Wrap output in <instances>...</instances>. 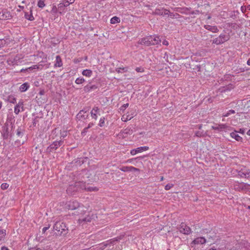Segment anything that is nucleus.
Returning <instances> with one entry per match:
<instances>
[{"label":"nucleus","mask_w":250,"mask_h":250,"mask_svg":"<svg viewBox=\"0 0 250 250\" xmlns=\"http://www.w3.org/2000/svg\"><path fill=\"white\" fill-rule=\"evenodd\" d=\"M73 188H75L74 191H78L80 189H85L89 191H96L98 190V188L96 187L89 186L86 187L84 183L79 182L75 183V186L73 185L70 186L67 189V193L71 194L72 190Z\"/></svg>","instance_id":"nucleus-1"},{"label":"nucleus","mask_w":250,"mask_h":250,"mask_svg":"<svg viewBox=\"0 0 250 250\" xmlns=\"http://www.w3.org/2000/svg\"><path fill=\"white\" fill-rule=\"evenodd\" d=\"M161 42L159 37L156 36H149L146 37L141 40L140 43L149 46L158 44Z\"/></svg>","instance_id":"nucleus-2"},{"label":"nucleus","mask_w":250,"mask_h":250,"mask_svg":"<svg viewBox=\"0 0 250 250\" xmlns=\"http://www.w3.org/2000/svg\"><path fill=\"white\" fill-rule=\"evenodd\" d=\"M53 229L55 230L58 231L59 234H65L67 232V229L65 224L61 221L57 222L54 224Z\"/></svg>","instance_id":"nucleus-3"},{"label":"nucleus","mask_w":250,"mask_h":250,"mask_svg":"<svg viewBox=\"0 0 250 250\" xmlns=\"http://www.w3.org/2000/svg\"><path fill=\"white\" fill-rule=\"evenodd\" d=\"M228 40L229 38L227 36L224 34H221L219 37L215 38L213 40L212 42L218 45L224 43L225 42L228 41Z\"/></svg>","instance_id":"nucleus-4"},{"label":"nucleus","mask_w":250,"mask_h":250,"mask_svg":"<svg viewBox=\"0 0 250 250\" xmlns=\"http://www.w3.org/2000/svg\"><path fill=\"white\" fill-rule=\"evenodd\" d=\"M43 62H40V64H36L33 65V66L27 68V70H32V69H41L42 70L43 68L45 69L48 68L50 63H43Z\"/></svg>","instance_id":"nucleus-5"},{"label":"nucleus","mask_w":250,"mask_h":250,"mask_svg":"<svg viewBox=\"0 0 250 250\" xmlns=\"http://www.w3.org/2000/svg\"><path fill=\"white\" fill-rule=\"evenodd\" d=\"M79 207V203L76 201H70L66 204L65 208L68 209L74 210Z\"/></svg>","instance_id":"nucleus-6"},{"label":"nucleus","mask_w":250,"mask_h":250,"mask_svg":"<svg viewBox=\"0 0 250 250\" xmlns=\"http://www.w3.org/2000/svg\"><path fill=\"white\" fill-rule=\"evenodd\" d=\"M179 231L184 234H189L191 230L190 228L184 223H182L179 227Z\"/></svg>","instance_id":"nucleus-7"},{"label":"nucleus","mask_w":250,"mask_h":250,"mask_svg":"<svg viewBox=\"0 0 250 250\" xmlns=\"http://www.w3.org/2000/svg\"><path fill=\"white\" fill-rule=\"evenodd\" d=\"M134 116V111L133 110H131L129 111H128L126 113L123 115L121 119L122 121L125 122L130 120L132 118H133Z\"/></svg>","instance_id":"nucleus-8"},{"label":"nucleus","mask_w":250,"mask_h":250,"mask_svg":"<svg viewBox=\"0 0 250 250\" xmlns=\"http://www.w3.org/2000/svg\"><path fill=\"white\" fill-rule=\"evenodd\" d=\"M149 149V147L147 146H141L137 147L136 149H133L130 150V154L131 155H135L137 153H141L143 151L147 150Z\"/></svg>","instance_id":"nucleus-9"},{"label":"nucleus","mask_w":250,"mask_h":250,"mask_svg":"<svg viewBox=\"0 0 250 250\" xmlns=\"http://www.w3.org/2000/svg\"><path fill=\"white\" fill-rule=\"evenodd\" d=\"M154 13L159 15H168L169 16V12L168 10L164 8H157L155 9ZM172 17V15H170Z\"/></svg>","instance_id":"nucleus-10"},{"label":"nucleus","mask_w":250,"mask_h":250,"mask_svg":"<svg viewBox=\"0 0 250 250\" xmlns=\"http://www.w3.org/2000/svg\"><path fill=\"white\" fill-rule=\"evenodd\" d=\"M7 101L9 103V104H7V106L9 108L10 107V105L12 104H14L13 109L14 110V112H16V104H15V103L16 101V98L14 95H10L7 97Z\"/></svg>","instance_id":"nucleus-11"},{"label":"nucleus","mask_w":250,"mask_h":250,"mask_svg":"<svg viewBox=\"0 0 250 250\" xmlns=\"http://www.w3.org/2000/svg\"><path fill=\"white\" fill-rule=\"evenodd\" d=\"M91 117L96 120L98 118V115H100V109L97 106H94L90 112Z\"/></svg>","instance_id":"nucleus-12"},{"label":"nucleus","mask_w":250,"mask_h":250,"mask_svg":"<svg viewBox=\"0 0 250 250\" xmlns=\"http://www.w3.org/2000/svg\"><path fill=\"white\" fill-rule=\"evenodd\" d=\"M11 17V14L7 10H2L0 11V20H6L9 19Z\"/></svg>","instance_id":"nucleus-13"},{"label":"nucleus","mask_w":250,"mask_h":250,"mask_svg":"<svg viewBox=\"0 0 250 250\" xmlns=\"http://www.w3.org/2000/svg\"><path fill=\"white\" fill-rule=\"evenodd\" d=\"M120 170L122 171H124V172H128V171H133V172H135V171H139V169L136 168V167H132V166H125V167H121L120 168Z\"/></svg>","instance_id":"nucleus-14"},{"label":"nucleus","mask_w":250,"mask_h":250,"mask_svg":"<svg viewBox=\"0 0 250 250\" xmlns=\"http://www.w3.org/2000/svg\"><path fill=\"white\" fill-rule=\"evenodd\" d=\"M238 132L236 130L231 132L230 133V136L231 138L234 139L236 141L240 142H243V138L240 136H239L238 134Z\"/></svg>","instance_id":"nucleus-15"},{"label":"nucleus","mask_w":250,"mask_h":250,"mask_svg":"<svg viewBox=\"0 0 250 250\" xmlns=\"http://www.w3.org/2000/svg\"><path fill=\"white\" fill-rule=\"evenodd\" d=\"M63 141H55L50 146V148L51 149L55 150L60 147L62 144Z\"/></svg>","instance_id":"nucleus-16"},{"label":"nucleus","mask_w":250,"mask_h":250,"mask_svg":"<svg viewBox=\"0 0 250 250\" xmlns=\"http://www.w3.org/2000/svg\"><path fill=\"white\" fill-rule=\"evenodd\" d=\"M206 240L205 239V238L204 237H201L197 238L195 239H194L192 241V243L194 244H203L206 243Z\"/></svg>","instance_id":"nucleus-17"},{"label":"nucleus","mask_w":250,"mask_h":250,"mask_svg":"<svg viewBox=\"0 0 250 250\" xmlns=\"http://www.w3.org/2000/svg\"><path fill=\"white\" fill-rule=\"evenodd\" d=\"M205 28L209 30L210 31L213 32V33H217L218 32V29L217 27L216 26H211L210 25H205Z\"/></svg>","instance_id":"nucleus-18"},{"label":"nucleus","mask_w":250,"mask_h":250,"mask_svg":"<svg viewBox=\"0 0 250 250\" xmlns=\"http://www.w3.org/2000/svg\"><path fill=\"white\" fill-rule=\"evenodd\" d=\"M6 234V231L5 229H0V244L4 241Z\"/></svg>","instance_id":"nucleus-19"},{"label":"nucleus","mask_w":250,"mask_h":250,"mask_svg":"<svg viewBox=\"0 0 250 250\" xmlns=\"http://www.w3.org/2000/svg\"><path fill=\"white\" fill-rule=\"evenodd\" d=\"M62 65V59L59 56H57L56 57V60L54 64L55 67H60Z\"/></svg>","instance_id":"nucleus-20"},{"label":"nucleus","mask_w":250,"mask_h":250,"mask_svg":"<svg viewBox=\"0 0 250 250\" xmlns=\"http://www.w3.org/2000/svg\"><path fill=\"white\" fill-rule=\"evenodd\" d=\"M82 74L83 76L89 78L92 75V71L90 69H85L82 71Z\"/></svg>","instance_id":"nucleus-21"},{"label":"nucleus","mask_w":250,"mask_h":250,"mask_svg":"<svg viewBox=\"0 0 250 250\" xmlns=\"http://www.w3.org/2000/svg\"><path fill=\"white\" fill-rule=\"evenodd\" d=\"M29 87V85L28 84V83H24L23 84H21L20 87V90L21 92H25V91H26L28 88Z\"/></svg>","instance_id":"nucleus-22"},{"label":"nucleus","mask_w":250,"mask_h":250,"mask_svg":"<svg viewBox=\"0 0 250 250\" xmlns=\"http://www.w3.org/2000/svg\"><path fill=\"white\" fill-rule=\"evenodd\" d=\"M58 11L60 14H62L64 13L65 11H64V8L66 7L65 5L62 2H60L58 5Z\"/></svg>","instance_id":"nucleus-23"},{"label":"nucleus","mask_w":250,"mask_h":250,"mask_svg":"<svg viewBox=\"0 0 250 250\" xmlns=\"http://www.w3.org/2000/svg\"><path fill=\"white\" fill-rule=\"evenodd\" d=\"M120 22V19L119 18L115 16L110 19V23L112 24H115L119 23Z\"/></svg>","instance_id":"nucleus-24"},{"label":"nucleus","mask_w":250,"mask_h":250,"mask_svg":"<svg viewBox=\"0 0 250 250\" xmlns=\"http://www.w3.org/2000/svg\"><path fill=\"white\" fill-rule=\"evenodd\" d=\"M24 17L26 19L30 21H33L34 19V17L31 12L30 13H25Z\"/></svg>","instance_id":"nucleus-25"},{"label":"nucleus","mask_w":250,"mask_h":250,"mask_svg":"<svg viewBox=\"0 0 250 250\" xmlns=\"http://www.w3.org/2000/svg\"><path fill=\"white\" fill-rule=\"evenodd\" d=\"M75 0H63L62 2L65 5V7H67L70 4L74 3Z\"/></svg>","instance_id":"nucleus-26"},{"label":"nucleus","mask_w":250,"mask_h":250,"mask_svg":"<svg viewBox=\"0 0 250 250\" xmlns=\"http://www.w3.org/2000/svg\"><path fill=\"white\" fill-rule=\"evenodd\" d=\"M132 129H131V128L130 127H127V128L125 129L123 131L122 133L123 134H132Z\"/></svg>","instance_id":"nucleus-27"},{"label":"nucleus","mask_w":250,"mask_h":250,"mask_svg":"<svg viewBox=\"0 0 250 250\" xmlns=\"http://www.w3.org/2000/svg\"><path fill=\"white\" fill-rule=\"evenodd\" d=\"M84 81H85V80L84 78H82V77H79L76 79L75 82L77 84H82Z\"/></svg>","instance_id":"nucleus-28"},{"label":"nucleus","mask_w":250,"mask_h":250,"mask_svg":"<svg viewBox=\"0 0 250 250\" xmlns=\"http://www.w3.org/2000/svg\"><path fill=\"white\" fill-rule=\"evenodd\" d=\"M10 113H11V112H9V114L8 115V122L10 123L11 124V127H12V128H13V125H14V124H13V121L14 123L15 120H14V118L12 119V118H11L12 115H11L10 114Z\"/></svg>","instance_id":"nucleus-29"},{"label":"nucleus","mask_w":250,"mask_h":250,"mask_svg":"<svg viewBox=\"0 0 250 250\" xmlns=\"http://www.w3.org/2000/svg\"><path fill=\"white\" fill-rule=\"evenodd\" d=\"M240 175L242 177L250 179V171H247L244 172H242V174Z\"/></svg>","instance_id":"nucleus-30"},{"label":"nucleus","mask_w":250,"mask_h":250,"mask_svg":"<svg viewBox=\"0 0 250 250\" xmlns=\"http://www.w3.org/2000/svg\"><path fill=\"white\" fill-rule=\"evenodd\" d=\"M128 106H129V104H128V103L123 104L120 108V111H122L123 112H124V111L125 110V109L127 107H128Z\"/></svg>","instance_id":"nucleus-31"},{"label":"nucleus","mask_w":250,"mask_h":250,"mask_svg":"<svg viewBox=\"0 0 250 250\" xmlns=\"http://www.w3.org/2000/svg\"><path fill=\"white\" fill-rule=\"evenodd\" d=\"M235 113V111L234 110L231 109L228 111L227 112L224 114V117H228L230 114H232Z\"/></svg>","instance_id":"nucleus-32"},{"label":"nucleus","mask_w":250,"mask_h":250,"mask_svg":"<svg viewBox=\"0 0 250 250\" xmlns=\"http://www.w3.org/2000/svg\"><path fill=\"white\" fill-rule=\"evenodd\" d=\"M104 120H105V119L104 117H101L100 119L99 123V125L100 126L102 127L104 126Z\"/></svg>","instance_id":"nucleus-33"},{"label":"nucleus","mask_w":250,"mask_h":250,"mask_svg":"<svg viewBox=\"0 0 250 250\" xmlns=\"http://www.w3.org/2000/svg\"><path fill=\"white\" fill-rule=\"evenodd\" d=\"M84 113L83 110H81L77 115V118L79 120L82 119L83 118L85 119L86 117H82L83 113Z\"/></svg>","instance_id":"nucleus-34"},{"label":"nucleus","mask_w":250,"mask_h":250,"mask_svg":"<svg viewBox=\"0 0 250 250\" xmlns=\"http://www.w3.org/2000/svg\"><path fill=\"white\" fill-rule=\"evenodd\" d=\"M38 6L40 8H43L45 6L44 2L42 0H40L38 2Z\"/></svg>","instance_id":"nucleus-35"},{"label":"nucleus","mask_w":250,"mask_h":250,"mask_svg":"<svg viewBox=\"0 0 250 250\" xmlns=\"http://www.w3.org/2000/svg\"><path fill=\"white\" fill-rule=\"evenodd\" d=\"M9 187V185L7 183H4L1 185V188L3 190L6 189Z\"/></svg>","instance_id":"nucleus-36"},{"label":"nucleus","mask_w":250,"mask_h":250,"mask_svg":"<svg viewBox=\"0 0 250 250\" xmlns=\"http://www.w3.org/2000/svg\"><path fill=\"white\" fill-rule=\"evenodd\" d=\"M58 8L57 9L56 5H54L52 7L51 12L54 14H56L58 12Z\"/></svg>","instance_id":"nucleus-37"},{"label":"nucleus","mask_w":250,"mask_h":250,"mask_svg":"<svg viewBox=\"0 0 250 250\" xmlns=\"http://www.w3.org/2000/svg\"><path fill=\"white\" fill-rule=\"evenodd\" d=\"M135 70L137 72H141V73H142V72H144V69L143 67H136V69H135Z\"/></svg>","instance_id":"nucleus-38"},{"label":"nucleus","mask_w":250,"mask_h":250,"mask_svg":"<svg viewBox=\"0 0 250 250\" xmlns=\"http://www.w3.org/2000/svg\"><path fill=\"white\" fill-rule=\"evenodd\" d=\"M173 184H167L165 187V189L167 190H169L172 187H173Z\"/></svg>","instance_id":"nucleus-39"},{"label":"nucleus","mask_w":250,"mask_h":250,"mask_svg":"<svg viewBox=\"0 0 250 250\" xmlns=\"http://www.w3.org/2000/svg\"><path fill=\"white\" fill-rule=\"evenodd\" d=\"M219 126L220 131H221L223 129H226V127H227L226 125H223V124L219 125Z\"/></svg>","instance_id":"nucleus-40"},{"label":"nucleus","mask_w":250,"mask_h":250,"mask_svg":"<svg viewBox=\"0 0 250 250\" xmlns=\"http://www.w3.org/2000/svg\"><path fill=\"white\" fill-rule=\"evenodd\" d=\"M5 43V41L3 40H0V48L2 47Z\"/></svg>","instance_id":"nucleus-41"},{"label":"nucleus","mask_w":250,"mask_h":250,"mask_svg":"<svg viewBox=\"0 0 250 250\" xmlns=\"http://www.w3.org/2000/svg\"><path fill=\"white\" fill-rule=\"evenodd\" d=\"M67 132L66 131H63L61 133V137H62L63 138L65 137L66 136H67Z\"/></svg>","instance_id":"nucleus-42"},{"label":"nucleus","mask_w":250,"mask_h":250,"mask_svg":"<svg viewBox=\"0 0 250 250\" xmlns=\"http://www.w3.org/2000/svg\"><path fill=\"white\" fill-rule=\"evenodd\" d=\"M212 128L214 130H217L218 131H220L219 125L212 126Z\"/></svg>","instance_id":"nucleus-43"},{"label":"nucleus","mask_w":250,"mask_h":250,"mask_svg":"<svg viewBox=\"0 0 250 250\" xmlns=\"http://www.w3.org/2000/svg\"><path fill=\"white\" fill-rule=\"evenodd\" d=\"M238 133H240L242 134H244L245 132V129L243 128H240L238 131H237Z\"/></svg>","instance_id":"nucleus-44"},{"label":"nucleus","mask_w":250,"mask_h":250,"mask_svg":"<svg viewBox=\"0 0 250 250\" xmlns=\"http://www.w3.org/2000/svg\"><path fill=\"white\" fill-rule=\"evenodd\" d=\"M93 125H94V124H93V123H89V124H88V126H87V127H85V128L84 129V131H86V130H87L88 128H90V127H92V126H93Z\"/></svg>","instance_id":"nucleus-45"},{"label":"nucleus","mask_w":250,"mask_h":250,"mask_svg":"<svg viewBox=\"0 0 250 250\" xmlns=\"http://www.w3.org/2000/svg\"><path fill=\"white\" fill-rule=\"evenodd\" d=\"M241 11L243 13H245L246 11V10H247L246 6H241Z\"/></svg>","instance_id":"nucleus-46"},{"label":"nucleus","mask_w":250,"mask_h":250,"mask_svg":"<svg viewBox=\"0 0 250 250\" xmlns=\"http://www.w3.org/2000/svg\"><path fill=\"white\" fill-rule=\"evenodd\" d=\"M163 45L167 46L168 45V42L167 40H164L162 42Z\"/></svg>","instance_id":"nucleus-47"},{"label":"nucleus","mask_w":250,"mask_h":250,"mask_svg":"<svg viewBox=\"0 0 250 250\" xmlns=\"http://www.w3.org/2000/svg\"><path fill=\"white\" fill-rule=\"evenodd\" d=\"M24 140H22V141H18L17 140V145H21V144H23V143H24Z\"/></svg>","instance_id":"nucleus-48"},{"label":"nucleus","mask_w":250,"mask_h":250,"mask_svg":"<svg viewBox=\"0 0 250 250\" xmlns=\"http://www.w3.org/2000/svg\"><path fill=\"white\" fill-rule=\"evenodd\" d=\"M49 227H44L42 229V232H45L48 229H49Z\"/></svg>","instance_id":"nucleus-49"},{"label":"nucleus","mask_w":250,"mask_h":250,"mask_svg":"<svg viewBox=\"0 0 250 250\" xmlns=\"http://www.w3.org/2000/svg\"><path fill=\"white\" fill-rule=\"evenodd\" d=\"M29 250H42L40 248H31L29 249Z\"/></svg>","instance_id":"nucleus-50"},{"label":"nucleus","mask_w":250,"mask_h":250,"mask_svg":"<svg viewBox=\"0 0 250 250\" xmlns=\"http://www.w3.org/2000/svg\"><path fill=\"white\" fill-rule=\"evenodd\" d=\"M1 250H9L6 247H2Z\"/></svg>","instance_id":"nucleus-51"},{"label":"nucleus","mask_w":250,"mask_h":250,"mask_svg":"<svg viewBox=\"0 0 250 250\" xmlns=\"http://www.w3.org/2000/svg\"><path fill=\"white\" fill-rule=\"evenodd\" d=\"M246 9L247 10H250V5L246 6Z\"/></svg>","instance_id":"nucleus-52"},{"label":"nucleus","mask_w":250,"mask_h":250,"mask_svg":"<svg viewBox=\"0 0 250 250\" xmlns=\"http://www.w3.org/2000/svg\"><path fill=\"white\" fill-rule=\"evenodd\" d=\"M21 134V132L20 131L17 132V136L18 135L19 136H20V135Z\"/></svg>","instance_id":"nucleus-53"},{"label":"nucleus","mask_w":250,"mask_h":250,"mask_svg":"<svg viewBox=\"0 0 250 250\" xmlns=\"http://www.w3.org/2000/svg\"><path fill=\"white\" fill-rule=\"evenodd\" d=\"M247 64L248 65H250V59H249L248 61H247Z\"/></svg>","instance_id":"nucleus-54"},{"label":"nucleus","mask_w":250,"mask_h":250,"mask_svg":"<svg viewBox=\"0 0 250 250\" xmlns=\"http://www.w3.org/2000/svg\"><path fill=\"white\" fill-rule=\"evenodd\" d=\"M247 135H248L250 136V129H249V130L247 131Z\"/></svg>","instance_id":"nucleus-55"},{"label":"nucleus","mask_w":250,"mask_h":250,"mask_svg":"<svg viewBox=\"0 0 250 250\" xmlns=\"http://www.w3.org/2000/svg\"><path fill=\"white\" fill-rule=\"evenodd\" d=\"M18 106L17 105V114H18V113L19 112H20V109H18Z\"/></svg>","instance_id":"nucleus-56"},{"label":"nucleus","mask_w":250,"mask_h":250,"mask_svg":"<svg viewBox=\"0 0 250 250\" xmlns=\"http://www.w3.org/2000/svg\"><path fill=\"white\" fill-rule=\"evenodd\" d=\"M164 180V177L163 176L161 177V178H160V181H162Z\"/></svg>","instance_id":"nucleus-57"},{"label":"nucleus","mask_w":250,"mask_h":250,"mask_svg":"<svg viewBox=\"0 0 250 250\" xmlns=\"http://www.w3.org/2000/svg\"><path fill=\"white\" fill-rule=\"evenodd\" d=\"M119 69H122L123 70H124L125 68H119ZM118 72H121V71H120V70H118Z\"/></svg>","instance_id":"nucleus-58"},{"label":"nucleus","mask_w":250,"mask_h":250,"mask_svg":"<svg viewBox=\"0 0 250 250\" xmlns=\"http://www.w3.org/2000/svg\"><path fill=\"white\" fill-rule=\"evenodd\" d=\"M2 106V103L0 102V109L1 108Z\"/></svg>","instance_id":"nucleus-59"},{"label":"nucleus","mask_w":250,"mask_h":250,"mask_svg":"<svg viewBox=\"0 0 250 250\" xmlns=\"http://www.w3.org/2000/svg\"><path fill=\"white\" fill-rule=\"evenodd\" d=\"M19 7L20 8H23V6H21V5H19Z\"/></svg>","instance_id":"nucleus-60"},{"label":"nucleus","mask_w":250,"mask_h":250,"mask_svg":"<svg viewBox=\"0 0 250 250\" xmlns=\"http://www.w3.org/2000/svg\"><path fill=\"white\" fill-rule=\"evenodd\" d=\"M208 250H216V249H209Z\"/></svg>","instance_id":"nucleus-61"},{"label":"nucleus","mask_w":250,"mask_h":250,"mask_svg":"<svg viewBox=\"0 0 250 250\" xmlns=\"http://www.w3.org/2000/svg\"><path fill=\"white\" fill-rule=\"evenodd\" d=\"M127 162H128L130 163L131 161V160H128L127 161Z\"/></svg>","instance_id":"nucleus-62"},{"label":"nucleus","mask_w":250,"mask_h":250,"mask_svg":"<svg viewBox=\"0 0 250 250\" xmlns=\"http://www.w3.org/2000/svg\"><path fill=\"white\" fill-rule=\"evenodd\" d=\"M248 208L249 209H250V206H248Z\"/></svg>","instance_id":"nucleus-63"},{"label":"nucleus","mask_w":250,"mask_h":250,"mask_svg":"<svg viewBox=\"0 0 250 250\" xmlns=\"http://www.w3.org/2000/svg\"><path fill=\"white\" fill-rule=\"evenodd\" d=\"M9 110H11V111H12V109L11 108H9Z\"/></svg>","instance_id":"nucleus-64"}]
</instances>
